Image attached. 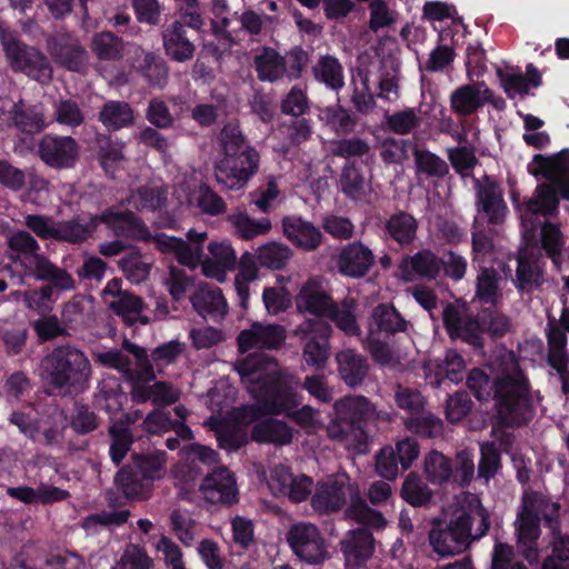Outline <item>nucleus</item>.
<instances>
[{
    "instance_id": "1",
    "label": "nucleus",
    "mask_w": 569,
    "mask_h": 569,
    "mask_svg": "<svg viewBox=\"0 0 569 569\" xmlns=\"http://www.w3.org/2000/svg\"><path fill=\"white\" fill-rule=\"evenodd\" d=\"M466 385L481 403L492 401L491 427L525 428L536 416L532 385L519 368L491 376L483 368H472Z\"/></svg>"
},
{
    "instance_id": "2",
    "label": "nucleus",
    "mask_w": 569,
    "mask_h": 569,
    "mask_svg": "<svg viewBox=\"0 0 569 569\" xmlns=\"http://www.w3.org/2000/svg\"><path fill=\"white\" fill-rule=\"evenodd\" d=\"M100 223L106 224L118 237L151 240L161 252L173 253L179 263L190 268H196L201 262L202 242L208 238L207 232H197L192 229L187 233L188 242L164 233L152 236L146 223L132 211H117L109 208L100 214H90L88 220L84 219L86 242L93 236Z\"/></svg>"
},
{
    "instance_id": "3",
    "label": "nucleus",
    "mask_w": 569,
    "mask_h": 569,
    "mask_svg": "<svg viewBox=\"0 0 569 569\" xmlns=\"http://www.w3.org/2000/svg\"><path fill=\"white\" fill-rule=\"evenodd\" d=\"M220 158L214 162L216 181L228 190H240L258 173L260 154L244 137L239 123H226L218 134Z\"/></svg>"
},
{
    "instance_id": "4",
    "label": "nucleus",
    "mask_w": 569,
    "mask_h": 569,
    "mask_svg": "<svg viewBox=\"0 0 569 569\" xmlns=\"http://www.w3.org/2000/svg\"><path fill=\"white\" fill-rule=\"evenodd\" d=\"M40 379L48 395L68 396L83 391L92 375L89 358L71 343L54 347L42 357Z\"/></svg>"
},
{
    "instance_id": "5",
    "label": "nucleus",
    "mask_w": 569,
    "mask_h": 569,
    "mask_svg": "<svg viewBox=\"0 0 569 569\" xmlns=\"http://www.w3.org/2000/svg\"><path fill=\"white\" fill-rule=\"evenodd\" d=\"M528 172L535 178H543L548 183L537 186L535 197L526 202L532 214L551 217L558 212L559 197L569 201V149L555 154L537 153L528 164Z\"/></svg>"
},
{
    "instance_id": "6",
    "label": "nucleus",
    "mask_w": 569,
    "mask_h": 569,
    "mask_svg": "<svg viewBox=\"0 0 569 569\" xmlns=\"http://www.w3.org/2000/svg\"><path fill=\"white\" fill-rule=\"evenodd\" d=\"M4 254L26 277L49 281L61 290L76 288L72 276L43 254L37 238L27 230H13L6 236Z\"/></svg>"
},
{
    "instance_id": "7",
    "label": "nucleus",
    "mask_w": 569,
    "mask_h": 569,
    "mask_svg": "<svg viewBox=\"0 0 569 569\" xmlns=\"http://www.w3.org/2000/svg\"><path fill=\"white\" fill-rule=\"evenodd\" d=\"M490 515L480 499L473 498L467 509L457 512L443 529L429 531V546L438 555L461 553L471 542L481 539L490 528Z\"/></svg>"
},
{
    "instance_id": "8",
    "label": "nucleus",
    "mask_w": 569,
    "mask_h": 569,
    "mask_svg": "<svg viewBox=\"0 0 569 569\" xmlns=\"http://www.w3.org/2000/svg\"><path fill=\"white\" fill-rule=\"evenodd\" d=\"M345 517L366 526L349 530L340 542L347 569H353L371 558L375 551V538L370 530L383 529L387 520L380 511L370 508L357 491L350 496Z\"/></svg>"
},
{
    "instance_id": "9",
    "label": "nucleus",
    "mask_w": 569,
    "mask_h": 569,
    "mask_svg": "<svg viewBox=\"0 0 569 569\" xmlns=\"http://www.w3.org/2000/svg\"><path fill=\"white\" fill-rule=\"evenodd\" d=\"M0 41L14 72H23L41 84L51 82L53 68L49 58L42 51L21 42L14 32L1 26Z\"/></svg>"
},
{
    "instance_id": "10",
    "label": "nucleus",
    "mask_w": 569,
    "mask_h": 569,
    "mask_svg": "<svg viewBox=\"0 0 569 569\" xmlns=\"http://www.w3.org/2000/svg\"><path fill=\"white\" fill-rule=\"evenodd\" d=\"M93 359L102 367L119 371L127 382L156 379L147 349L128 339L122 341L121 349L94 352Z\"/></svg>"
},
{
    "instance_id": "11",
    "label": "nucleus",
    "mask_w": 569,
    "mask_h": 569,
    "mask_svg": "<svg viewBox=\"0 0 569 569\" xmlns=\"http://www.w3.org/2000/svg\"><path fill=\"white\" fill-rule=\"evenodd\" d=\"M23 224L27 231L41 240H54L72 246L86 242L84 218L80 214L67 220H56L47 214H27Z\"/></svg>"
},
{
    "instance_id": "12",
    "label": "nucleus",
    "mask_w": 569,
    "mask_h": 569,
    "mask_svg": "<svg viewBox=\"0 0 569 569\" xmlns=\"http://www.w3.org/2000/svg\"><path fill=\"white\" fill-rule=\"evenodd\" d=\"M298 386V380L292 376L276 373L266 378L254 397L262 406L264 415L286 413L301 403V396L297 392Z\"/></svg>"
},
{
    "instance_id": "13",
    "label": "nucleus",
    "mask_w": 569,
    "mask_h": 569,
    "mask_svg": "<svg viewBox=\"0 0 569 569\" xmlns=\"http://www.w3.org/2000/svg\"><path fill=\"white\" fill-rule=\"evenodd\" d=\"M332 328L323 319H306L293 330V336L306 341L302 350L305 362L321 370L329 359V338Z\"/></svg>"
},
{
    "instance_id": "14",
    "label": "nucleus",
    "mask_w": 569,
    "mask_h": 569,
    "mask_svg": "<svg viewBox=\"0 0 569 569\" xmlns=\"http://www.w3.org/2000/svg\"><path fill=\"white\" fill-rule=\"evenodd\" d=\"M46 44L49 54L57 64L73 72H81L87 69L88 51L74 33L61 29L49 36Z\"/></svg>"
},
{
    "instance_id": "15",
    "label": "nucleus",
    "mask_w": 569,
    "mask_h": 569,
    "mask_svg": "<svg viewBox=\"0 0 569 569\" xmlns=\"http://www.w3.org/2000/svg\"><path fill=\"white\" fill-rule=\"evenodd\" d=\"M516 262V273L511 282L519 292L531 293L543 284L546 260L537 244L520 248Z\"/></svg>"
},
{
    "instance_id": "16",
    "label": "nucleus",
    "mask_w": 569,
    "mask_h": 569,
    "mask_svg": "<svg viewBox=\"0 0 569 569\" xmlns=\"http://www.w3.org/2000/svg\"><path fill=\"white\" fill-rule=\"evenodd\" d=\"M287 540L293 553L308 563H320L328 557L325 539L319 528L311 522L292 525Z\"/></svg>"
},
{
    "instance_id": "17",
    "label": "nucleus",
    "mask_w": 569,
    "mask_h": 569,
    "mask_svg": "<svg viewBox=\"0 0 569 569\" xmlns=\"http://www.w3.org/2000/svg\"><path fill=\"white\" fill-rule=\"evenodd\" d=\"M419 456V445L415 439L406 438L396 447L386 446L375 455V471L378 477L393 481L399 476V465L407 470Z\"/></svg>"
},
{
    "instance_id": "18",
    "label": "nucleus",
    "mask_w": 569,
    "mask_h": 569,
    "mask_svg": "<svg viewBox=\"0 0 569 569\" xmlns=\"http://www.w3.org/2000/svg\"><path fill=\"white\" fill-rule=\"evenodd\" d=\"M37 153L50 168L70 169L80 158V146L70 136L46 133L38 142Z\"/></svg>"
},
{
    "instance_id": "19",
    "label": "nucleus",
    "mask_w": 569,
    "mask_h": 569,
    "mask_svg": "<svg viewBox=\"0 0 569 569\" xmlns=\"http://www.w3.org/2000/svg\"><path fill=\"white\" fill-rule=\"evenodd\" d=\"M287 330L278 323L254 321L249 329L241 330L237 337L238 350L246 353L251 349L279 350L286 342Z\"/></svg>"
},
{
    "instance_id": "20",
    "label": "nucleus",
    "mask_w": 569,
    "mask_h": 569,
    "mask_svg": "<svg viewBox=\"0 0 569 569\" xmlns=\"http://www.w3.org/2000/svg\"><path fill=\"white\" fill-rule=\"evenodd\" d=\"M358 62L363 67L371 68L373 74L377 73L381 98L389 101L398 98L399 61L393 53H386L381 49L373 57L368 53L360 54Z\"/></svg>"
},
{
    "instance_id": "21",
    "label": "nucleus",
    "mask_w": 569,
    "mask_h": 569,
    "mask_svg": "<svg viewBox=\"0 0 569 569\" xmlns=\"http://www.w3.org/2000/svg\"><path fill=\"white\" fill-rule=\"evenodd\" d=\"M335 300L321 278H310L296 296V308L300 313H310L315 319L326 318L332 311Z\"/></svg>"
},
{
    "instance_id": "22",
    "label": "nucleus",
    "mask_w": 569,
    "mask_h": 569,
    "mask_svg": "<svg viewBox=\"0 0 569 569\" xmlns=\"http://www.w3.org/2000/svg\"><path fill=\"white\" fill-rule=\"evenodd\" d=\"M473 182L478 212L487 217L489 224L501 223L506 216L507 204L499 183L488 174L483 176L482 181L475 179Z\"/></svg>"
},
{
    "instance_id": "23",
    "label": "nucleus",
    "mask_w": 569,
    "mask_h": 569,
    "mask_svg": "<svg viewBox=\"0 0 569 569\" xmlns=\"http://www.w3.org/2000/svg\"><path fill=\"white\" fill-rule=\"evenodd\" d=\"M373 251L363 242L357 240L340 248L336 258L338 271L352 279L365 278L375 266Z\"/></svg>"
},
{
    "instance_id": "24",
    "label": "nucleus",
    "mask_w": 569,
    "mask_h": 569,
    "mask_svg": "<svg viewBox=\"0 0 569 569\" xmlns=\"http://www.w3.org/2000/svg\"><path fill=\"white\" fill-rule=\"evenodd\" d=\"M206 501L213 505L230 506L238 499L237 482L233 473L226 467H219L208 473L200 486Z\"/></svg>"
},
{
    "instance_id": "25",
    "label": "nucleus",
    "mask_w": 569,
    "mask_h": 569,
    "mask_svg": "<svg viewBox=\"0 0 569 569\" xmlns=\"http://www.w3.org/2000/svg\"><path fill=\"white\" fill-rule=\"evenodd\" d=\"M335 413V418L327 426L328 438L339 442L349 451L367 453L368 433L365 428L340 412Z\"/></svg>"
},
{
    "instance_id": "26",
    "label": "nucleus",
    "mask_w": 569,
    "mask_h": 569,
    "mask_svg": "<svg viewBox=\"0 0 569 569\" xmlns=\"http://www.w3.org/2000/svg\"><path fill=\"white\" fill-rule=\"evenodd\" d=\"M352 492L358 491L352 485L339 482L336 479L320 481L316 486L315 493L311 497V507L319 515H330L342 509Z\"/></svg>"
},
{
    "instance_id": "27",
    "label": "nucleus",
    "mask_w": 569,
    "mask_h": 569,
    "mask_svg": "<svg viewBox=\"0 0 569 569\" xmlns=\"http://www.w3.org/2000/svg\"><path fill=\"white\" fill-rule=\"evenodd\" d=\"M194 34L186 30L180 22H170L162 27L161 39L166 56L176 62H186L194 57Z\"/></svg>"
},
{
    "instance_id": "28",
    "label": "nucleus",
    "mask_w": 569,
    "mask_h": 569,
    "mask_svg": "<svg viewBox=\"0 0 569 569\" xmlns=\"http://www.w3.org/2000/svg\"><path fill=\"white\" fill-rule=\"evenodd\" d=\"M3 101L7 102V100ZM3 119L8 127L30 136L41 132L47 127L42 107L29 104L23 99L12 102Z\"/></svg>"
},
{
    "instance_id": "29",
    "label": "nucleus",
    "mask_w": 569,
    "mask_h": 569,
    "mask_svg": "<svg viewBox=\"0 0 569 569\" xmlns=\"http://www.w3.org/2000/svg\"><path fill=\"white\" fill-rule=\"evenodd\" d=\"M281 226L283 236L297 248L315 251L322 243L323 234L320 229L300 216L283 217Z\"/></svg>"
},
{
    "instance_id": "30",
    "label": "nucleus",
    "mask_w": 569,
    "mask_h": 569,
    "mask_svg": "<svg viewBox=\"0 0 569 569\" xmlns=\"http://www.w3.org/2000/svg\"><path fill=\"white\" fill-rule=\"evenodd\" d=\"M397 406L410 417L406 419V428L417 435L427 436V417L423 416L425 398L420 391L398 385L395 391Z\"/></svg>"
},
{
    "instance_id": "31",
    "label": "nucleus",
    "mask_w": 569,
    "mask_h": 569,
    "mask_svg": "<svg viewBox=\"0 0 569 569\" xmlns=\"http://www.w3.org/2000/svg\"><path fill=\"white\" fill-rule=\"evenodd\" d=\"M190 302L199 316L213 321L221 320L228 311L222 290L218 287L200 286L190 296Z\"/></svg>"
},
{
    "instance_id": "32",
    "label": "nucleus",
    "mask_w": 569,
    "mask_h": 569,
    "mask_svg": "<svg viewBox=\"0 0 569 569\" xmlns=\"http://www.w3.org/2000/svg\"><path fill=\"white\" fill-rule=\"evenodd\" d=\"M540 535L539 515H532L531 512L518 515L516 522L517 547L523 558L530 563L538 559V540Z\"/></svg>"
},
{
    "instance_id": "33",
    "label": "nucleus",
    "mask_w": 569,
    "mask_h": 569,
    "mask_svg": "<svg viewBox=\"0 0 569 569\" xmlns=\"http://www.w3.org/2000/svg\"><path fill=\"white\" fill-rule=\"evenodd\" d=\"M273 359L264 353L254 352L234 362V370L240 376L241 382L247 385L250 392L256 393L263 383Z\"/></svg>"
},
{
    "instance_id": "34",
    "label": "nucleus",
    "mask_w": 569,
    "mask_h": 569,
    "mask_svg": "<svg viewBox=\"0 0 569 569\" xmlns=\"http://www.w3.org/2000/svg\"><path fill=\"white\" fill-rule=\"evenodd\" d=\"M497 77L509 99H515L517 94L523 98L529 94L530 88H539L542 84L541 72L533 63L526 66V74L507 73L498 69Z\"/></svg>"
},
{
    "instance_id": "35",
    "label": "nucleus",
    "mask_w": 569,
    "mask_h": 569,
    "mask_svg": "<svg viewBox=\"0 0 569 569\" xmlns=\"http://www.w3.org/2000/svg\"><path fill=\"white\" fill-rule=\"evenodd\" d=\"M338 372L345 383L356 388L365 381L369 372L368 359L355 349H343L336 355Z\"/></svg>"
},
{
    "instance_id": "36",
    "label": "nucleus",
    "mask_w": 569,
    "mask_h": 569,
    "mask_svg": "<svg viewBox=\"0 0 569 569\" xmlns=\"http://www.w3.org/2000/svg\"><path fill=\"white\" fill-rule=\"evenodd\" d=\"M415 154L417 172L419 174L427 173V152L418 149L402 139L388 138L386 139L380 149V156L385 163H401L409 158V153Z\"/></svg>"
},
{
    "instance_id": "37",
    "label": "nucleus",
    "mask_w": 569,
    "mask_h": 569,
    "mask_svg": "<svg viewBox=\"0 0 569 569\" xmlns=\"http://www.w3.org/2000/svg\"><path fill=\"white\" fill-rule=\"evenodd\" d=\"M109 309L129 327L137 322L141 325L151 322V318L143 313L146 303L142 298L129 291L119 292L109 303Z\"/></svg>"
},
{
    "instance_id": "38",
    "label": "nucleus",
    "mask_w": 569,
    "mask_h": 569,
    "mask_svg": "<svg viewBox=\"0 0 569 569\" xmlns=\"http://www.w3.org/2000/svg\"><path fill=\"white\" fill-rule=\"evenodd\" d=\"M98 120L108 131H119L136 122V111L123 100L106 101L98 113Z\"/></svg>"
},
{
    "instance_id": "39",
    "label": "nucleus",
    "mask_w": 569,
    "mask_h": 569,
    "mask_svg": "<svg viewBox=\"0 0 569 569\" xmlns=\"http://www.w3.org/2000/svg\"><path fill=\"white\" fill-rule=\"evenodd\" d=\"M114 483L128 500L146 501L153 491V485L138 475L128 463L114 477Z\"/></svg>"
},
{
    "instance_id": "40",
    "label": "nucleus",
    "mask_w": 569,
    "mask_h": 569,
    "mask_svg": "<svg viewBox=\"0 0 569 569\" xmlns=\"http://www.w3.org/2000/svg\"><path fill=\"white\" fill-rule=\"evenodd\" d=\"M293 430L283 420L268 418L257 422L251 430V439L257 442L284 446L292 441Z\"/></svg>"
},
{
    "instance_id": "41",
    "label": "nucleus",
    "mask_w": 569,
    "mask_h": 569,
    "mask_svg": "<svg viewBox=\"0 0 569 569\" xmlns=\"http://www.w3.org/2000/svg\"><path fill=\"white\" fill-rule=\"evenodd\" d=\"M467 270V260L453 251H445L440 257L429 250V281L436 279L440 271L453 281H460Z\"/></svg>"
},
{
    "instance_id": "42",
    "label": "nucleus",
    "mask_w": 569,
    "mask_h": 569,
    "mask_svg": "<svg viewBox=\"0 0 569 569\" xmlns=\"http://www.w3.org/2000/svg\"><path fill=\"white\" fill-rule=\"evenodd\" d=\"M226 220L230 224L233 234L243 240H252L258 236L267 234L272 228L269 218L254 220L242 210L228 214Z\"/></svg>"
},
{
    "instance_id": "43",
    "label": "nucleus",
    "mask_w": 569,
    "mask_h": 569,
    "mask_svg": "<svg viewBox=\"0 0 569 569\" xmlns=\"http://www.w3.org/2000/svg\"><path fill=\"white\" fill-rule=\"evenodd\" d=\"M282 56L273 48L263 47L253 58L257 77L263 82H276L284 77L286 66Z\"/></svg>"
},
{
    "instance_id": "44",
    "label": "nucleus",
    "mask_w": 569,
    "mask_h": 569,
    "mask_svg": "<svg viewBox=\"0 0 569 569\" xmlns=\"http://www.w3.org/2000/svg\"><path fill=\"white\" fill-rule=\"evenodd\" d=\"M407 326L408 322L391 303H380L372 310L369 332L378 331L393 335L405 332Z\"/></svg>"
},
{
    "instance_id": "45",
    "label": "nucleus",
    "mask_w": 569,
    "mask_h": 569,
    "mask_svg": "<svg viewBox=\"0 0 569 569\" xmlns=\"http://www.w3.org/2000/svg\"><path fill=\"white\" fill-rule=\"evenodd\" d=\"M119 269L123 272L126 278L132 283H141L149 278L153 261L150 257L144 256L134 247L129 248V251L118 261Z\"/></svg>"
},
{
    "instance_id": "46",
    "label": "nucleus",
    "mask_w": 569,
    "mask_h": 569,
    "mask_svg": "<svg viewBox=\"0 0 569 569\" xmlns=\"http://www.w3.org/2000/svg\"><path fill=\"white\" fill-rule=\"evenodd\" d=\"M167 455L164 451L132 453L128 463L136 472L153 485L166 472Z\"/></svg>"
},
{
    "instance_id": "47",
    "label": "nucleus",
    "mask_w": 569,
    "mask_h": 569,
    "mask_svg": "<svg viewBox=\"0 0 569 569\" xmlns=\"http://www.w3.org/2000/svg\"><path fill=\"white\" fill-rule=\"evenodd\" d=\"M335 412H340L355 423L362 426L372 420L376 407L363 396H347L333 405Z\"/></svg>"
},
{
    "instance_id": "48",
    "label": "nucleus",
    "mask_w": 569,
    "mask_h": 569,
    "mask_svg": "<svg viewBox=\"0 0 569 569\" xmlns=\"http://www.w3.org/2000/svg\"><path fill=\"white\" fill-rule=\"evenodd\" d=\"M90 49L100 61H119L124 54V42L111 31H101L92 36Z\"/></svg>"
},
{
    "instance_id": "49",
    "label": "nucleus",
    "mask_w": 569,
    "mask_h": 569,
    "mask_svg": "<svg viewBox=\"0 0 569 569\" xmlns=\"http://www.w3.org/2000/svg\"><path fill=\"white\" fill-rule=\"evenodd\" d=\"M211 258L202 261V270L207 276H218L226 269L236 266L237 257L232 247L227 242H211L208 247Z\"/></svg>"
},
{
    "instance_id": "50",
    "label": "nucleus",
    "mask_w": 569,
    "mask_h": 569,
    "mask_svg": "<svg viewBox=\"0 0 569 569\" xmlns=\"http://www.w3.org/2000/svg\"><path fill=\"white\" fill-rule=\"evenodd\" d=\"M500 276L493 268H481L476 282V297L481 305L495 307L501 298Z\"/></svg>"
},
{
    "instance_id": "51",
    "label": "nucleus",
    "mask_w": 569,
    "mask_h": 569,
    "mask_svg": "<svg viewBox=\"0 0 569 569\" xmlns=\"http://www.w3.org/2000/svg\"><path fill=\"white\" fill-rule=\"evenodd\" d=\"M293 257L291 248L281 242H267L258 248L257 260L261 267L281 270Z\"/></svg>"
},
{
    "instance_id": "52",
    "label": "nucleus",
    "mask_w": 569,
    "mask_h": 569,
    "mask_svg": "<svg viewBox=\"0 0 569 569\" xmlns=\"http://www.w3.org/2000/svg\"><path fill=\"white\" fill-rule=\"evenodd\" d=\"M480 86H485V82L465 84L452 92L450 98L451 107L458 114L470 116L482 107Z\"/></svg>"
},
{
    "instance_id": "53",
    "label": "nucleus",
    "mask_w": 569,
    "mask_h": 569,
    "mask_svg": "<svg viewBox=\"0 0 569 569\" xmlns=\"http://www.w3.org/2000/svg\"><path fill=\"white\" fill-rule=\"evenodd\" d=\"M387 234L400 246L413 241L417 231L416 219L403 211L392 214L386 222Z\"/></svg>"
},
{
    "instance_id": "54",
    "label": "nucleus",
    "mask_w": 569,
    "mask_h": 569,
    "mask_svg": "<svg viewBox=\"0 0 569 569\" xmlns=\"http://www.w3.org/2000/svg\"><path fill=\"white\" fill-rule=\"evenodd\" d=\"M167 191L161 187L141 186L132 190L127 199L129 206L136 210H157L163 206Z\"/></svg>"
},
{
    "instance_id": "55",
    "label": "nucleus",
    "mask_w": 569,
    "mask_h": 569,
    "mask_svg": "<svg viewBox=\"0 0 569 569\" xmlns=\"http://www.w3.org/2000/svg\"><path fill=\"white\" fill-rule=\"evenodd\" d=\"M322 113L326 124L339 136L352 133L358 124V117L339 103L327 107Z\"/></svg>"
},
{
    "instance_id": "56",
    "label": "nucleus",
    "mask_w": 569,
    "mask_h": 569,
    "mask_svg": "<svg viewBox=\"0 0 569 569\" xmlns=\"http://www.w3.org/2000/svg\"><path fill=\"white\" fill-rule=\"evenodd\" d=\"M170 529L186 547H191L197 537L198 522L188 510L173 509L169 516Z\"/></svg>"
},
{
    "instance_id": "57",
    "label": "nucleus",
    "mask_w": 569,
    "mask_h": 569,
    "mask_svg": "<svg viewBox=\"0 0 569 569\" xmlns=\"http://www.w3.org/2000/svg\"><path fill=\"white\" fill-rule=\"evenodd\" d=\"M356 302L352 298H345L340 303L333 305V310L328 312L326 318L330 319L336 326L348 336H358L360 328L355 316Z\"/></svg>"
},
{
    "instance_id": "58",
    "label": "nucleus",
    "mask_w": 569,
    "mask_h": 569,
    "mask_svg": "<svg viewBox=\"0 0 569 569\" xmlns=\"http://www.w3.org/2000/svg\"><path fill=\"white\" fill-rule=\"evenodd\" d=\"M313 74L317 80L335 91L340 90L345 84L342 66L332 56L321 57L313 67Z\"/></svg>"
},
{
    "instance_id": "59",
    "label": "nucleus",
    "mask_w": 569,
    "mask_h": 569,
    "mask_svg": "<svg viewBox=\"0 0 569 569\" xmlns=\"http://www.w3.org/2000/svg\"><path fill=\"white\" fill-rule=\"evenodd\" d=\"M357 73L361 79V88L357 86L353 88L351 103L357 112L368 114L376 106L375 97L369 87L370 77L373 74V71L371 68L363 67L359 63Z\"/></svg>"
},
{
    "instance_id": "60",
    "label": "nucleus",
    "mask_w": 569,
    "mask_h": 569,
    "mask_svg": "<svg viewBox=\"0 0 569 569\" xmlns=\"http://www.w3.org/2000/svg\"><path fill=\"white\" fill-rule=\"evenodd\" d=\"M540 251L545 250L548 258L553 263H559L562 258V249L565 246L563 234L560 227L550 221H545L540 229Z\"/></svg>"
},
{
    "instance_id": "61",
    "label": "nucleus",
    "mask_w": 569,
    "mask_h": 569,
    "mask_svg": "<svg viewBox=\"0 0 569 569\" xmlns=\"http://www.w3.org/2000/svg\"><path fill=\"white\" fill-rule=\"evenodd\" d=\"M109 435L112 439L110 446L111 460L118 466L122 462L129 452L133 442V437L129 426L123 421H117L109 428Z\"/></svg>"
},
{
    "instance_id": "62",
    "label": "nucleus",
    "mask_w": 569,
    "mask_h": 569,
    "mask_svg": "<svg viewBox=\"0 0 569 569\" xmlns=\"http://www.w3.org/2000/svg\"><path fill=\"white\" fill-rule=\"evenodd\" d=\"M551 555L541 565V569H569L559 562H569V533H562L559 528L551 531Z\"/></svg>"
},
{
    "instance_id": "63",
    "label": "nucleus",
    "mask_w": 569,
    "mask_h": 569,
    "mask_svg": "<svg viewBox=\"0 0 569 569\" xmlns=\"http://www.w3.org/2000/svg\"><path fill=\"white\" fill-rule=\"evenodd\" d=\"M53 120L64 127L78 128L84 123L86 117L79 103L68 98L54 102Z\"/></svg>"
},
{
    "instance_id": "64",
    "label": "nucleus",
    "mask_w": 569,
    "mask_h": 569,
    "mask_svg": "<svg viewBox=\"0 0 569 569\" xmlns=\"http://www.w3.org/2000/svg\"><path fill=\"white\" fill-rule=\"evenodd\" d=\"M28 329L22 323L4 322L0 325V340L9 356H17L22 352L28 340Z\"/></svg>"
}]
</instances>
